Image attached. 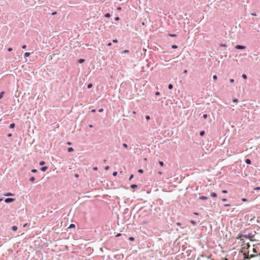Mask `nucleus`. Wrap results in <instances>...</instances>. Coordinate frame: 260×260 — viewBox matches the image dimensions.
Instances as JSON below:
<instances>
[{
  "instance_id": "obj_3",
  "label": "nucleus",
  "mask_w": 260,
  "mask_h": 260,
  "mask_svg": "<svg viewBox=\"0 0 260 260\" xmlns=\"http://www.w3.org/2000/svg\"><path fill=\"white\" fill-rule=\"evenodd\" d=\"M15 200L13 198H7L5 200V202L7 203H11L13 202Z\"/></svg>"
},
{
  "instance_id": "obj_4",
  "label": "nucleus",
  "mask_w": 260,
  "mask_h": 260,
  "mask_svg": "<svg viewBox=\"0 0 260 260\" xmlns=\"http://www.w3.org/2000/svg\"><path fill=\"white\" fill-rule=\"evenodd\" d=\"M250 253L249 254H250V253L254 254V255H255V254H256L257 253L255 249L254 248L251 247L250 249Z\"/></svg>"
},
{
  "instance_id": "obj_10",
  "label": "nucleus",
  "mask_w": 260,
  "mask_h": 260,
  "mask_svg": "<svg viewBox=\"0 0 260 260\" xmlns=\"http://www.w3.org/2000/svg\"><path fill=\"white\" fill-rule=\"evenodd\" d=\"M68 151L69 152H71L74 151V149L72 147H70L68 148Z\"/></svg>"
},
{
  "instance_id": "obj_12",
  "label": "nucleus",
  "mask_w": 260,
  "mask_h": 260,
  "mask_svg": "<svg viewBox=\"0 0 260 260\" xmlns=\"http://www.w3.org/2000/svg\"><path fill=\"white\" fill-rule=\"evenodd\" d=\"M131 187L132 188H135L137 187V185H136V184H132V185H131Z\"/></svg>"
},
{
  "instance_id": "obj_47",
  "label": "nucleus",
  "mask_w": 260,
  "mask_h": 260,
  "mask_svg": "<svg viewBox=\"0 0 260 260\" xmlns=\"http://www.w3.org/2000/svg\"><path fill=\"white\" fill-rule=\"evenodd\" d=\"M160 94V93L159 92H155V95H159Z\"/></svg>"
},
{
  "instance_id": "obj_56",
  "label": "nucleus",
  "mask_w": 260,
  "mask_h": 260,
  "mask_svg": "<svg viewBox=\"0 0 260 260\" xmlns=\"http://www.w3.org/2000/svg\"><path fill=\"white\" fill-rule=\"evenodd\" d=\"M95 111H95V109H92V110H91V112H93V113L95 112Z\"/></svg>"
},
{
  "instance_id": "obj_23",
  "label": "nucleus",
  "mask_w": 260,
  "mask_h": 260,
  "mask_svg": "<svg viewBox=\"0 0 260 260\" xmlns=\"http://www.w3.org/2000/svg\"><path fill=\"white\" fill-rule=\"evenodd\" d=\"M159 164L161 167L164 166V162L162 161H159Z\"/></svg>"
},
{
  "instance_id": "obj_19",
  "label": "nucleus",
  "mask_w": 260,
  "mask_h": 260,
  "mask_svg": "<svg viewBox=\"0 0 260 260\" xmlns=\"http://www.w3.org/2000/svg\"><path fill=\"white\" fill-rule=\"evenodd\" d=\"M12 230L14 231H16L17 230V227L16 226H13L12 227Z\"/></svg>"
},
{
  "instance_id": "obj_45",
  "label": "nucleus",
  "mask_w": 260,
  "mask_h": 260,
  "mask_svg": "<svg viewBox=\"0 0 260 260\" xmlns=\"http://www.w3.org/2000/svg\"><path fill=\"white\" fill-rule=\"evenodd\" d=\"M115 20L116 21H118V20H119V18L118 17H116V18H115Z\"/></svg>"
},
{
  "instance_id": "obj_5",
  "label": "nucleus",
  "mask_w": 260,
  "mask_h": 260,
  "mask_svg": "<svg viewBox=\"0 0 260 260\" xmlns=\"http://www.w3.org/2000/svg\"><path fill=\"white\" fill-rule=\"evenodd\" d=\"M207 199H208V198L205 197V196H202V197L199 198V199L200 200H206Z\"/></svg>"
},
{
  "instance_id": "obj_31",
  "label": "nucleus",
  "mask_w": 260,
  "mask_h": 260,
  "mask_svg": "<svg viewBox=\"0 0 260 260\" xmlns=\"http://www.w3.org/2000/svg\"><path fill=\"white\" fill-rule=\"evenodd\" d=\"M123 146L124 148H127V144H125V143H123Z\"/></svg>"
},
{
  "instance_id": "obj_57",
  "label": "nucleus",
  "mask_w": 260,
  "mask_h": 260,
  "mask_svg": "<svg viewBox=\"0 0 260 260\" xmlns=\"http://www.w3.org/2000/svg\"><path fill=\"white\" fill-rule=\"evenodd\" d=\"M123 52H124V53H127V52H128V50H125Z\"/></svg>"
},
{
  "instance_id": "obj_52",
  "label": "nucleus",
  "mask_w": 260,
  "mask_h": 260,
  "mask_svg": "<svg viewBox=\"0 0 260 260\" xmlns=\"http://www.w3.org/2000/svg\"><path fill=\"white\" fill-rule=\"evenodd\" d=\"M224 207H229V206H230V204H225V205H224Z\"/></svg>"
},
{
  "instance_id": "obj_58",
  "label": "nucleus",
  "mask_w": 260,
  "mask_h": 260,
  "mask_svg": "<svg viewBox=\"0 0 260 260\" xmlns=\"http://www.w3.org/2000/svg\"><path fill=\"white\" fill-rule=\"evenodd\" d=\"M117 9L118 10H121V7H118V8H117Z\"/></svg>"
},
{
  "instance_id": "obj_22",
  "label": "nucleus",
  "mask_w": 260,
  "mask_h": 260,
  "mask_svg": "<svg viewBox=\"0 0 260 260\" xmlns=\"http://www.w3.org/2000/svg\"><path fill=\"white\" fill-rule=\"evenodd\" d=\"M172 48L173 49H176V48H178V47H177V45H172Z\"/></svg>"
},
{
  "instance_id": "obj_50",
  "label": "nucleus",
  "mask_w": 260,
  "mask_h": 260,
  "mask_svg": "<svg viewBox=\"0 0 260 260\" xmlns=\"http://www.w3.org/2000/svg\"><path fill=\"white\" fill-rule=\"evenodd\" d=\"M233 102H238V100H237V99H234V100H233Z\"/></svg>"
},
{
  "instance_id": "obj_18",
  "label": "nucleus",
  "mask_w": 260,
  "mask_h": 260,
  "mask_svg": "<svg viewBox=\"0 0 260 260\" xmlns=\"http://www.w3.org/2000/svg\"><path fill=\"white\" fill-rule=\"evenodd\" d=\"M15 126V124L14 123H12L10 125V128H14Z\"/></svg>"
},
{
  "instance_id": "obj_9",
  "label": "nucleus",
  "mask_w": 260,
  "mask_h": 260,
  "mask_svg": "<svg viewBox=\"0 0 260 260\" xmlns=\"http://www.w3.org/2000/svg\"><path fill=\"white\" fill-rule=\"evenodd\" d=\"M29 55H30V53H29V52H25V53H24V57H28Z\"/></svg>"
},
{
  "instance_id": "obj_14",
  "label": "nucleus",
  "mask_w": 260,
  "mask_h": 260,
  "mask_svg": "<svg viewBox=\"0 0 260 260\" xmlns=\"http://www.w3.org/2000/svg\"><path fill=\"white\" fill-rule=\"evenodd\" d=\"M75 225L74 224H71L69 228H75Z\"/></svg>"
},
{
  "instance_id": "obj_59",
  "label": "nucleus",
  "mask_w": 260,
  "mask_h": 260,
  "mask_svg": "<svg viewBox=\"0 0 260 260\" xmlns=\"http://www.w3.org/2000/svg\"><path fill=\"white\" fill-rule=\"evenodd\" d=\"M111 45H112L111 43H109L108 44V46H111Z\"/></svg>"
},
{
  "instance_id": "obj_61",
  "label": "nucleus",
  "mask_w": 260,
  "mask_h": 260,
  "mask_svg": "<svg viewBox=\"0 0 260 260\" xmlns=\"http://www.w3.org/2000/svg\"><path fill=\"white\" fill-rule=\"evenodd\" d=\"M221 46H223V47H225V46H226V45H223V44H221Z\"/></svg>"
},
{
  "instance_id": "obj_16",
  "label": "nucleus",
  "mask_w": 260,
  "mask_h": 260,
  "mask_svg": "<svg viewBox=\"0 0 260 260\" xmlns=\"http://www.w3.org/2000/svg\"><path fill=\"white\" fill-rule=\"evenodd\" d=\"M35 180V178L34 177H31L30 178V181L32 182H33Z\"/></svg>"
},
{
  "instance_id": "obj_26",
  "label": "nucleus",
  "mask_w": 260,
  "mask_h": 260,
  "mask_svg": "<svg viewBox=\"0 0 260 260\" xmlns=\"http://www.w3.org/2000/svg\"><path fill=\"white\" fill-rule=\"evenodd\" d=\"M129 240L130 241H134L135 239H134V237H131L129 238Z\"/></svg>"
},
{
  "instance_id": "obj_27",
  "label": "nucleus",
  "mask_w": 260,
  "mask_h": 260,
  "mask_svg": "<svg viewBox=\"0 0 260 260\" xmlns=\"http://www.w3.org/2000/svg\"><path fill=\"white\" fill-rule=\"evenodd\" d=\"M92 84L90 83V84H88L87 87L88 88H91L92 87Z\"/></svg>"
},
{
  "instance_id": "obj_21",
  "label": "nucleus",
  "mask_w": 260,
  "mask_h": 260,
  "mask_svg": "<svg viewBox=\"0 0 260 260\" xmlns=\"http://www.w3.org/2000/svg\"><path fill=\"white\" fill-rule=\"evenodd\" d=\"M110 14L109 13H107L105 14V16L107 18H109L110 17Z\"/></svg>"
},
{
  "instance_id": "obj_53",
  "label": "nucleus",
  "mask_w": 260,
  "mask_h": 260,
  "mask_svg": "<svg viewBox=\"0 0 260 260\" xmlns=\"http://www.w3.org/2000/svg\"><path fill=\"white\" fill-rule=\"evenodd\" d=\"M176 224H177L178 226H180V225H181V223H180V222H177V223H176Z\"/></svg>"
},
{
  "instance_id": "obj_17",
  "label": "nucleus",
  "mask_w": 260,
  "mask_h": 260,
  "mask_svg": "<svg viewBox=\"0 0 260 260\" xmlns=\"http://www.w3.org/2000/svg\"><path fill=\"white\" fill-rule=\"evenodd\" d=\"M204 134H205L204 131H202L200 132V136H203L204 135Z\"/></svg>"
},
{
  "instance_id": "obj_7",
  "label": "nucleus",
  "mask_w": 260,
  "mask_h": 260,
  "mask_svg": "<svg viewBox=\"0 0 260 260\" xmlns=\"http://www.w3.org/2000/svg\"><path fill=\"white\" fill-rule=\"evenodd\" d=\"M245 162L247 164L250 165V164H251V160L249 159H246L245 160Z\"/></svg>"
},
{
  "instance_id": "obj_6",
  "label": "nucleus",
  "mask_w": 260,
  "mask_h": 260,
  "mask_svg": "<svg viewBox=\"0 0 260 260\" xmlns=\"http://www.w3.org/2000/svg\"><path fill=\"white\" fill-rule=\"evenodd\" d=\"M47 169H48L47 167H43L41 168V171L45 172L47 170Z\"/></svg>"
},
{
  "instance_id": "obj_39",
  "label": "nucleus",
  "mask_w": 260,
  "mask_h": 260,
  "mask_svg": "<svg viewBox=\"0 0 260 260\" xmlns=\"http://www.w3.org/2000/svg\"><path fill=\"white\" fill-rule=\"evenodd\" d=\"M121 234L120 233H118L116 235V237H120L121 236Z\"/></svg>"
},
{
  "instance_id": "obj_64",
  "label": "nucleus",
  "mask_w": 260,
  "mask_h": 260,
  "mask_svg": "<svg viewBox=\"0 0 260 260\" xmlns=\"http://www.w3.org/2000/svg\"><path fill=\"white\" fill-rule=\"evenodd\" d=\"M75 177H78V174L75 175Z\"/></svg>"
},
{
  "instance_id": "obj_60",
  "label": "nucleus",
  "mask_w": 260,
  "mask_h": 260,
  "mask_svg": "<svg viewBox=\"0 0 260 260\" xmlns=\"http://www.w3.org/2000/svg\"><path fill=\"white\" fill-rule=\"evenodd\" d=\"M158 173L159 175H161L162 174V173L161 172H158Z\"/></svg>"
},
{
  "instance_id": "obj_15",
  "label": "nucleus",
  "mask_w": 260,
  "mask_h": 260,
  "mask_svg": "<svg viewBox=\"0 0 260 260\" xmlns=\"http://www.w3.org/2000/svg\"><path fill=\"white\" fill-rule=\"evenodd\" d=\"M190 223H191L192 224L194 225H196V224H197L196 222L195 221H193V220H191V221H190Z\"/></svg>"
},
{
  "instance_id": "obj_28",
  "label": "nucleus",
  "mask_w": 260,
  "mask_h": 260,
  "mask_svg": "<svg viewBox=\"0 0 260 260\" xmlns=\"http://www.w3.org/2000/svg\"><path fill=\"white\" fill-rule=\"evenodd\" d=\"M207 114H204L203 116V117L204 119H206L207 118Z\"/></svg>"
},
{
  "instance_id": "obj_38",
  "label": "nucleus",
  "mask_w": 260,
  "mask_h": 260,
  "mask_svg": "<svg viewBox=\"0 0 260 260\" xmlns=\"http://www.w3.org/2000/svg\"><path fill=\"white\" fill-rule=\"evenodd\" d=\"M254 189V190H260V187H256Z\"/></svg>"
},
{
  "instance_id": "obj_43",
  "label": "nucleus",
  "mask_w": 260,
  "mask_h": 260,
  "mask_svg": "<svg viewBox=\"0 0 260 260\" xmlns=\"http://www.w3.org/2000/svg\"><path fill=\"white\" fill-rule=\"evenodd\" d=\"M22 48L23 49H25V48H26V46L25 45H23V46H22Z\"/></svg>"
},
{
  "instance_id": "obj_51",
  "label": "nucleus",
  "mask_w": 260,
  "mask_h": 260,
  "mask_svg": "<svg viewBox=\"0 0 260 260\" xmlns=\"http://www.w3.org/2000/svg\"><path fill=\"white\" fill-rule=\"evenodd\" d=\"M93 170H94V171H96V170H98V168L97 167H94L93 168Z\"/></svg>"
},
{
  "instance_id": "obj_33",
  "label": "nucleus",
  "mask_w": 260,
  "mask_h": 260,
  "mask_svg": "<svg viewBox=\"0 0 260 260\" xmlns=\"http://www.w3.org/2000/svg\"><path fill=\"white\" fill-rule=\"evenodd\" d=\"M134 177V175L132 174L130 176L129 178V180H131V179H132Z\"/></svg>"
},
{
  "instance_id": "obj_34",
  "label": "nucleus",
  "mask_w": 260,
  "mask_h": 260,
  "mask_svg": "<svg viewBox=\"0 0 260 260\" xmlns=\"http://www.w3.org/2000/svg\"><path fill=\"white\" fill-rule=\"evenodd\" d=\"M31 172H32V173H36V172H37V170L36 169H32V170H31Z\"/></svg>"
},
{
  "instance_id": "obj_49",
  "label": "nucleus",
  "mask_w": 260,
  "mask_h": 260,
  "mask_svg": "<svg viewBox=\"0 0 260 260\" xmlns=\"http://www.w3.org/2000/svg\"><path fill=\"white\" fill-rule=\"evenodd\" d=\"M8 51H11L12 50V48H9L8 49Z\"/></svg>"
},
{
  "instance_id": "obj_24",
  "label": "nucleus",
  "mask_w": 260,
  "mask_h": 260,
  "mask_svg": "<svg viewBox=\"0 0 260 260\" xmlns=\"http://www.w3.org/2000/svg\"><path fill=\"white\" fill-rule=\"evenodd\" d=\"M45 164V161H40V165L41 166H43V165H44Z\"/></svg>"
},
{
  "instance_id": "obj_25",
  "label": "nucleus",
  "mask_w": 260,
  "mask_h": 260,
  "mask_svg": "<svg viewBox=\"0 0 260 260\" xmlns=\"http://www.w3.org/2000/svg\"><path fill=\"white\" fill-rule=\"evenodd\" d=\"M242 77H243L244 79H247V76H246L245 74H243V75H242Z\"/></svg>"
},
{
  "instance_id": "obj_20",
  "label": "nucleus",
  "mask_w": 260,
  "mask_h": 260,
  "mask_svg": "<svg viewBox=\"0 0 260 260\" xmlns=\"http://www.w3.org/2000/svg\"><path fill=\"white\" fill-rule=\"evenodd\" d=\"M172 88H173V85H172V84H170L169 85V86H168V88H169V89H172Z\"/></svg>"
},
{
  "instance_id": "obj_48",
  "label": "nucleus",
  "mask_w": 260,
  "mask_h": 260,
  "mask_svg": "<svg viewBox=\"0 0 260 260\" xmlns=\"http://www.w3.org/2000/svg\"><path fill=\"white\" fill-rule=\"evenodd\" d=\"M223 193H227V191L226 190H223L222 191Z\"/></svg>"
},
{
  "instance_id": "obj_36",
  "label": "nucleus",
  "mask_w": 260,
  "mask_h": 260,
  "mask_svg": "<svg viewBox=\"0 0 260 260\" xmlns=\"http://www.w3.org/2000/svg\"><path fill=\"white\" fill-rule=\"evenodd\" d=\"M138 172L140 173H142L143 172V171L142 169H140L138 170Z\"/></svg>"
},
{
  "instance_id": "obj_8",
  "label": "nucleus",
  "mask_w": 260,
  "mask_h": 260,
  "mask_svg": "<svg viewBox=\"0 0 260 260\" xmlns=\"http://www.w3.org/2000/svg\"><path fill=\"white\" fill-rule=\"evenodd\" d=\"M211 196L213 198H216L217 197V194L215 192H213L211 194Z\"/></svg>"
},
{
  "instance_id": "obj_54",
  "label": "nucleus",
  "mask_w": 260,
  "mask_h": 260,
  "mask_svg": "<svg viewBox=\"0 0 260 260\" xmlns=\"http://www.w3.org/2000/svg\"><path fill=\"white\" fill-rule=\"evenodd\" d=\"M226 201V199H222V202H225Z\"/></svg>"
},
{
  "instance_id": "obj_32",
  "label": "nucleus",
  "mask_w": 260,
  "mask_h": 260,
  "mask_svg": "<svg viewBox=\"0 0 260 260\" xmlns=\"http://www.w3.org/2000/svg\"><path fill=\"white\" fill-rule=\"evenodd\" d=\"M146 120H149L150 119V116L149 115H147L146 117H145Z\"/></svg>"
},
{
  "instance_id": "obj_41",
  "label": "nucleus",
  "mask_w": 260,
  "mask_h": 260,
  "mask_svg": "<svg viewBox=\"0 0 260 260\" xmlns=\"http://www.w3.org/2000/svg\"><path fill=\"white\" fill-rule=\"evenodd\" d=\"M109 169V166H106V167H105V169L106 170H108Z\"/></svg>"
},
{
  "instance_id": "obj_62",
  "label": "nucleus",
  "mask_w": 260,
  "mask_h": 260,
  "mask_svg": "<svg viewBox=\"0 0 260 260\" xmlns=\"http://www.w3.org/2000/svg\"><path fill=\"white\" fill-rule=\"evenodd\" d=\"M67 144H68V145H71V142H68Z\"/></svg>"
},
{
  "instance_id": "obj_40",
  "label": "nucleus",
  "mask_w": 260,
  "mask_h": 260,
  "mask_svg": "<svg viewBox=\"0 0 260 260\" xmlns=\"http://www.w3.org/2000/svg\"><path fill=\"white\" fill-rule=\"evenodd\" d=\"M242 201L243 202H246L247 201V199H245V198H243V199H242Z\"/></svg>"
},
{
  "instance_id": "obj_63",
  "label": "nucleus",
  "mask_w": 260,
  "mask_h": 260,
  "mask_svg": "<svg viewBox=\"0 0 260 260\" xmlns=\"http://www.w3.org/2000/svg\"><path fill=\"white\" fill-rule=\"evenodd\" d=\"M187 73V70H184V73Z\"/></svg>"
},
{
  "instance_id": "obj_11",
  "label": "nucleus",
  "mask_w": 260,
  "mask_h": 260,
  "mask_svg": "<svg viewBox=\"0 0 260 260\" xmlns=\"http://www.w3.org/2000/svg\"><path fill=\"white\" fill-rule=\"evenodd\" d=\"M85 60L84 59H80L79 60H78V62L80 63H83V62H84Z\"/></svg>"
},
{
  "instance_id": "obj_1",
  "label": "nucleus",
  "mask_w": 260,
  "mask_h": 260,
  "mask_svg": "<svg viewBox=\"0 0 260 260\" xmlns=\"http://www.w3.org/2000/svg\"><path fill=\"white\" fill-rule=\"evenodd\" d=\"M241 246L242 252H243L244 254L246 256L245 257L248 258V256H250V257L254 256V254H249L250 253V249L251 246L249 243H243Z\"/></svg>"
},
{
  "instance_id": "obj_55",
  "label": "nucleus",
  "mask_w": 260,
  "mask_h": 260,
  "mask_svg": "<svg viewBox=\"0 0 260 260\" xmlns=\"http://www.w3.org/2000/svg\"><path fill=\"white\" fill-rule=\"evenodd\" d=\"M56 13H57L56 12H54L52 13V15H56Z\"/></svg>"
},
{
  "instance_id": "obj_13",
  "label": "nucleus",
  "mask_w": 260,
  "mask_h": 260,
  "mask_svg": "<svg viewBox=\"0 0 260 260\" xmlns=\"http://www.w3.org/2000/svg\"><path fill=\"white\" fill-rule=\"evenodd\" d=\"M4 93H5L4 91H2V92H1V93H0V99H1L3 97V95H4Z\"/></svg>"
},
{
  "instance_id": "obj_42",
  "label": "nucleus",
  "mask_w": 260,
  "mask_h": 260,
  "mask_svg": "<svg viewBox=\"0 0 260 260\" xmlns=\"http://www.w3.org/2000/svg\"><path fill=\"white\" fill-rule=\"evenodd\" d=\"M103 111H104V110L102 108L99 110V112H102Z\"/></svg>"
},
{
  "instance_id": "obj_35",
  "label": "nucleus",
  "mask_w": 260,
  "mask_h": 260,
  "mask_svg": "<svg viewBox=\"0 0 260 260\" xmlns=\"http://www.w3.org/2000/svg\"><path fill=\"white\" fill-rule=\"evenodd\" d=\"M117 172H114L113 173V175L114 176H116L117 175Z\"/></svg>"
},
{
  "instance_id": "obj_30",
  "label": "nucleus",
  "mask_w": 260,
  "mask_h": 260,
  "mask_svg": "<svg viewBox=\"0 0 260 260\" xmlns=\"http://www.w3.org/2000/svg\"><path fill=\"white\" fill-rule=\"evenodd\" d=\"M5 196H13V194L11 193H8L7 194H6Z\"/></svg>"
},
{
  "instance_id": "obj_46",
  "label": "nucleus",
  "mask_w": 260,
  "mask_h": 260,
  "mask_svg": "<svg viewBox=\"0 0 260 260\" xmlns=\"http://www.w3.org/2000/svg\"><path fill=\"white\" fill-rule=\"evenodd\" d=\"M117 42L118 41H117V40L116 39H114V40H113V43H117Z\"/></svg>"
},
{
  "instance_id": "obj_29",
  "label": "nucleus",
  "mask_w": 260,
  "mask_h": 260,
  "mask_svg": "<svg viewBox=\"0 0 260 260\" xmlns=\"http://www.w3.org/2000/svg\"><path fill=\"white\" fill-rule=\"evenodd\" d=\"M169 36L171 37H176V35L175 34H170Z\"/></svg>"
},
{
  "instance_id": "obj_2",
  "label": "nucleus",
  "mask_w": 260,
  "mask_h": 260,
  "mask_svg": "<svg viewBox=\"0 0 260 260\" xmlns=\"http://www.w3.org/2000/svg\"><path fill=\"white\" fill-rule=\"evenodd\" d=\"M235 48L237 49H245L246 48V47L244 46L238 45L235 46Z\"/></svg>"
},
{
  "instance_id": "obj_44",
  "label": "nucleus",
  "mask_w": 260,
  "mask_h": 260,
  "mask_svg": "<svg viewBox=\"0 0 260 260\" xmlns=\"http://www.w3.org/2000/svg\"><path fill=\"white\" fill-rule=\"evenodd\" d=\"M230 81L231 83H233L234 82V80L233 79H230Z\"/></svg>"
},
{
  "instance_id": "obj_37",
  "label": "nucleus",
  "mask_w": 260,
  "mask_h": 260,
  "mask_svg": "<svg viewBox=\"0 0 260 260\" xmlns=\"http://www.w3.org/2000/svg\"><path fill=\"white\" fill-rule=\"evenodd\" d=\"M213 78L214 80H216L217 78V76L216 75H214L213 76Z\"/></svg>"
}]
</instances>
